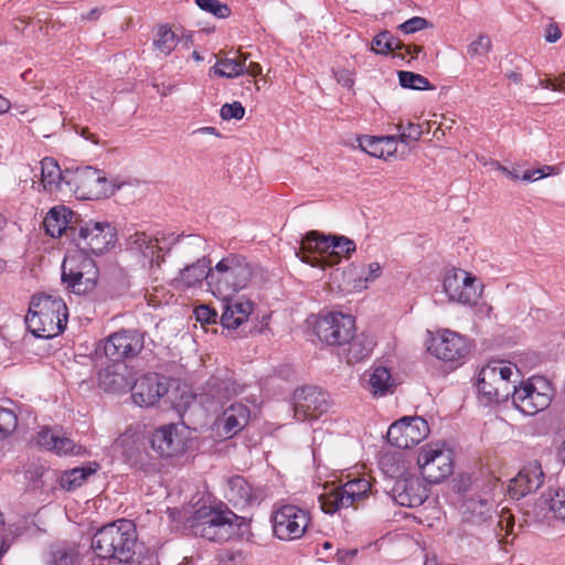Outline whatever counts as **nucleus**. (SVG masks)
I'll return each mask as SVG.
<instances>
[{
    "instance_id": "nucleus-1",
    "label": "nucleus",
    "mask_w": 565,
    "mask_h": 565,
    "mask_svg": "<svg viewBox=\"0 0 565 565\" xmlns=\"http://www.w3.org/2000/svg\"><path fill=\"white\" fill-rule=\"evenodd\" d=\"M173 521H182L195 536L211 542L224 543L242 540L250 535L249 521L234 513L224 502L211 498H201L189 511L168 509Z\"/></svg>"
},
{
    "instance_id": "nucleus-2",
    "label": "nucleus",
    "mask_w": 565,
    "mask_h": 565,
    "mask_svg": "<svg viewBox=\"0 0 565 565\" xmlns=\"http://www.w3.org/2000/svg\"><path fill=\"white\" fill-rule=\"evenodd\" d=\"M137 531L131 521L118 520L99 529L92 539V550L102 559L129 564L136 555Z\"/></svg>"
},
{
    "instance_id": "nucleus-3",
    "label": "nucleus",
    "mask_w": 565,
    "mask_h": 565,
    "mask_svg": "<svg viewBox=\"0 0 565 565\" xmlns=\"http://www.w3.org/2000/svg\"><path fill=\"white\" fill-rule=\"evenodd\" d=\"M67 318L68 309L61 297L38 294L30 301L25 323L35 337L51 339L65 330Z\"/></svg>"
},
{
    "instance_id": "nucleus-4",
    "label": "nucleus",
    "mask_w": 565,
    "mask_h": 565,
    "mask_svg": "<svg viewBox=\"0 0 565 565\" xmlns=\"http://www.w3.org/2000/svg\"><path fill=\"white\" fill-rule=\"evenodd\" d=\"M253 276V266L243 255L228 254L210 268V291L216 298L228 300L248 288Z\"/></svg>"
},
{
    "instance_id": "nucleus-5",
    "label": "nucleus",
    "mask_w": 565,
    "mask_h": 565,
    "mask_svg": "<svg viewBox=\"0 0 565 565\" xmlns=\"http://www.w3.org/2000/svg\"><path fill=\"white\" fill-rule=\"evenodd\" d=\"M520 377L519 369L504 361H491L476 375V387L481 403L499 405L507 402Z\"/></svg>"
},
{
    "instance_id": "nucleus-6",
    "label": "nucleus",
    "mask_w": 565,
    "mask_h": 565,
    "mask_svg": "<svg viewBox=\"0 0 565 565\" xmlns=\"http://www.w3.org/2000/svg\"><path fill=\"white\" fill-rule=\"evenodd\" d=\"M99 270L95 260L83 250H68L62 263L61 282L75 295L92 292L98 282Z\"/></svg>"
},
{
    "instance_id": "nucleus-7",
    "label": "nucleus",
    "mask_w": 565,
    "mask_h": 565,
    "mask_svg": "<svg viewBox=\"0 0 565 565\" xmlns=\"http://www.w3.org/2000/svg\"><path fill=\"white\" fill-rule=\"evenodd\" d=\"M554 390L548 380L543 376H532L514 384L511 399L513 406L524 415H535L547 408L552 402Z\"/></svg>"
},
{
    "instance_id": "nucleus-8",
    "label": "nucleus",
    "mask_w": 565,
    "mask_h": 565,
    "mask_svg": "<svg viewBox=\"0 0 565 565\" xmlns=\"http://www.w3.org/2000/svg\"><path fill=\"white\" fill-rule=\"evenodd\" d=\"M417 465L429 483H440L452 475L454 452L445 443H429L418 452Z\"/></svg>"
},
{
    "instance_id": "nucleus-9",
    "label": "nucleus",
    "mask_w": 565,
    "mask_h": 565,
    "mask_svg": "<svg viewBox=\"0 0 565 565\" xmlns=\"http://www.w3.org/2000/svg\"><path fill=\"white\" fill-rule=\"evenodd\" d=\"M427 350L437 360L456 369L467 361L471 343L459 332L439 329L431 335Z\"/></svg>"
},
{
    "instance_id": "nucleus-10",
    "label": "nucleus",
    "mask_w": 565,
    "mask_h": 565,
    "mask_svg": "<svg viewBox=\"0 0 565 565\" xmlns=\"http://www.w3.org/2000/svg\"><path fill=\"white\" fill-rule=\"evenodd\" d=\"M274 535L280 541L301 539L311 524L310 511L296 504L275 507L271 513Z\"/></svg>"
},
{
    "instance_id": "nucleus-11",
    "label": "nucleus",
    "mask_w": 565,
    "mask_h": 565,
    "mask_svg": "<svg viewBox=\"0 0 565 565\" xmlns=\"http://www.w3.org/2000/svg\"><path fill=\"white\" fill-rule=\"evenodd\" d=\"M192 434L184 424L163 425L152 433L150 445L162 458L180 457L192 446Z\"/></svg>"
},
{
    "instance_id": "nucleus-12",
    "label": "nucleus",
    "mask_w": 565,
    "mask_h": 565,
    "mask_svg": "<svg viewBox=\"0 0 565 565\" xmlns=\"http://www.w3.org/2000/svg\"><path fill=\"white\" fill-rule=\"evenodd\" d=\"M313 330L321 342L328 345H344L355 332V319L351 315L329 312L316 318Z\"/></svg>"
},
{
    "instance_id": "nucleus-13",
    "label": "nucleus",
    "mask_w": 565,
    "mask_h": 565,
    "mask_svg": "<svg viewBox=\"0 0 565 565\" xmlns=\"http://www.w3.org/2000/svg\"><path fill=\"white\" fill-rule=\"evenodd\" d=\"M443 289L449 301L472 306L481 296L482 285L477 282V278L471 273L452 268L444 276Z\"/></svg>"
},
{
    "instance_id": "nucleus-14",
    "label": "nucleus",
    "mask_w": 565,
    "mask_h": 565,
    "mask_svg": "<svg viewBox=\"0 0 565 565\" xmlns=\"http://www.w3.org/2000/svg\"><path fill=\"white\" fill-rule=\"evenodd\" d=\"M371 481L365 476L348 480L341 487L320 495L321 509L331 514L337 510L352 507L355 502L366 498L371 493Z\"/></svg>"
},
{
    "instance_id": "nucleus-15",
    "label": "nucleus",
    "mask_w": 565,
    "mask_h": 565,
    "mask_svg": "<svg viewBox=\"0 0 565 565\" xmlns=\"http://www.w3.org/2000/svg\"><path fill=\"white\" fill-rule=\"evenodd\" d=\"M67 186L82 200H99L109 192V182L105 173L92 167L71 172Z\"/></svg>"
},
{
    "instance_id": "nucleus-16",
    "label": "nucleus",
    "mask_w": 565,
    "mask_h": 565,
    "mask_svg": "<svg viewBox=\"0 0 565 565\" xmlns=\"http://www.w3.org/2000/svg\"><path fill=\"white\" fill-rule=\"evenodd\" d=\"M429 431V425L424 418L403 417L390 426L386 438L391 445L407 449L422 443Z\"/></svg>"
},
{
    "instance_id": "nucleus-17",
    "label": "nucleus",
    "mask_w": 565,
    "mask_h": 565,
    "mask_svg": "<svg viewBox=\"0 0 565 565\" xmlns=\"http://www.w3.org/2000/svg\"><path fill=\"white\" fill-rule=\"evenodd\" d=\"M78 249L102 254L116 242L115 227L109 222L87 221L77 228Z\"/></svg>"
},
{
    "instance_id": "nucleus-18",
    "label": "nucleus",
    "mask_w": 565,
    "mask_h": 565,
    "mask_svg": "<svg viewBox=\"0 0 565 565\" xmlns=\"http://www.w3.org/2000/svg\"><path fill=\"white\" fill-rule=\"evenodd\" d=\"M143 345L145 335L137 330H119L103 341L105 355L116 362L136 358Z\"/></svg>"
},
{
    "instance_id": "nucleus-19",
    "label": "nucleus",
    "mask_w": 565,
    "mask_h": 565,
    "mask_svg": "<svg viewBox=\"0 0 565 565\" xmlns=\"http://www.w3.org/2000/svg\"><path fill=\"white\" fill-rule=\"evenodd\" d=\"M131 398L140 407L156 405L169 391L167 379L158 373H146L135 379Z\"/></svg>"
},
{
    "instance_id": "nucleus-20",
    "label": "nucleus",
    "mask_w": 565,
    "mask_h": 565,
    "mask_svg": "<svg viewBox=\"0 0 565 565\" xmlns=\"http://www.w3.org/2000/svg\"><path fill=\"white\" fill-rule=\"evenodd\" d=\"M295 417L298 420L318 418L329 408V395L316 386H305L295 391Z\"/></svg>"
},
{
    "instance_id": "nucleus-21",
    "label": "nucleus",
    "mask_w": 565,
    "mask_h": 565,
    "mask_svg": "<svg viewBox=\"0 0 565 565\" xmlns=\"http://www.w3.org/2000/svg\"><path fill=\"white\" fill-rule=\"evenodd\" d=\"M331 235L326 236L316 231L309 232L301 241L297 256L313 267L329 266Z\"/></svg>"
},
{
    "instance_id": "nucleus-22",
    "label": "nucleus",
    "mask_w": 565,
    "mask_h": 565,
    "mask_svg": "<svg viewBox=\"0 0 565 565\" xmlns=\"http://www.w3.org/2000/svg\"><path fill=\"white\" fill-rule=\"evenodd\" d=\"M459 511L463 522L482 525L492 519L494 502L487 493H470L463 498Z\"/></svg>"
},
{
    "instance_id": "nucleus-23",
    "label": "nucleus",
    "mask_w": 565,
    "mask_h": 565,
    "mask_svg": "<svg viewBox=\"0 0 565 565\" xmlns=\"http://www.w3.org/2000/svg\"><path fill=\"white\" fill-rule=\"evenodd\" d=\"M242 391V386L225 372L224 374L213 375L199 398L200 403L205 404L210 408L214 403L222 404L231 396L238 395Z\"/></svg>"
},
{
    "instance_id": "nucleus-24",
    "label": "nucleus",
    "mask_w": 565,
    "mask_h": 565,
    "mask_svg": "<svg viewBox=\"0 0 565 565\" xmlns=\"http://www.w3.org/2000/svg\"><path fill=\"white\" fill-rule=\"evenodd\" d=\"M544 480V473L539 461H530L510 480L509 494L512 499H521L536 491Z\"/></svg>"
},
{
    "instance_id": "nucleus-25",
    "label": "nucleus",
    "mask_w": 565,
    "mask_h": 565,
    "mask_svg": "<svg viewBox=\"0 0 565 565\" xmlns=\"http://www.w3.org/2000/svg\"><path fill=\"white\" fill-rule=\"evenodd\" d=\"M393 500L408 508L419 507L428 498V489L418 477L397 480L392 488Z\"/></svg>"
},
{
    "instance_id": "nucleus-26",
    "label": "nucleus",
    "mask_w": 565,
    "mask_h": 565,
    "mask_svg": "<svg viewBox=\"0 0 565 565\" xmlns=\"http://www.w3.org/2000/svg\"><path fill=\"white\" fill-rule=\"evenodd\" d=\"M127 248L141 258L143 265L157 266L163 260V248L159 238L145 232H136L127 238Z\"/></svg>"
},
{
    "instance_id": "nucleus-27",
    "label": "nucleus",
    "mask_w": 565,
    "mask_h": 565,
    "mask_svg": "<svg viewBox=\"0 0 565 565\" xmlns=\"http://www.w3.org/2000/svg\"><path fill=\"white\" fill-rule=\"evenodd\" d=\"M250 418L248 406L242 403H234L226 407L221 416L214 423L218 435L224 438H231L237 435L246 427Z\"/></svg>"
},
{
    "instance_id": "nucleus-28",
    "label": "nucleus",
    "mask_w": 565,
    "mask_h": 565,
    "mask_svg": "<svg viewBox=\"0 0 565 565\" xmlns=\"http://www.w3.org/2000/svg\"><path fill=\"white\" fill-rule=\"evenodd\" d=\"M135 372L126 364H113L100 371L98 385L105 392L122 394L131 391Z\"/></svg>"
},
{
    "instance_id": "nucleus-29",
    "label": "nucleus",
    "mask_w": 565,
    "mask_h": 565,
    "mask_svg": "<svg viewBox=\"0 0 565 565\" xmlns=\"http://www.w3.org/2000/svg\"><path fill=\"white\" fill-rule=\"evenodd\" d=\"M36 444L58 455L79 454L81 447L64 434L49 427L41 428L35 437Z\"/></svg>"
},
{
    "instance_id": "nucleus-30",
    "label": "nucleus",
    "mask_w": 565,
    "mask_h": 565,
    "mask_svg": "<svg viewBox=\"0 0 565 565\" xmlns=\"http://www.w3.org/2000/svg\"><path fill=\"white\" fill-rule=\"evenodd\" d=\"M224 497L235 508H245L258 499L255 490L242 476H233L227 479Z\"/></svg>"
},
{
    "instance_id": "nucleus-31",
    "label": "nucleus",
    "mask_w": 565,
    "mask_h": 565,
    "mask_svg": "<svg viewBox=\"0 0 565 565\" xmlns=\"http://www.w3.org/2000/svg\"><path fill=\"white\" fill-rule=\"evenodd\" d=\"M223 313L221 323L224 328L236 330L239 326L248 320L254 310V303L245 298L223 300Z\"/></svg>"
},
{
    "instance_id": "nucleus-32",
    "label": "nucleus",
    "mask_w": 565,
    "mask_h": 565,
    "mask_svg": "<svg viewBox=\"0 0 565 565\" xmlns=\"http://www.w3.org/2000/svg\"><path fill=\"white\" fill-rule=\"evenodd\" d=\"M359 148L367 154L390 160L396 157L397 146L394 136H361L358 138Z\"/></svg>"
},
{
    "instance_id": "nucleus-33",
    "label": "nucleus",
    "mask_w": 565,
    "mask_h": 565,
    "mask_svg": "<svg viewBox=\"0 0 565 565\" xmlns=\"http://www.w3.org/2000/svg\"><path fill=\"white\" fill-rule=\"evenodd\" d=\"M210 260L206 257H201L195 263L180 269L173 284L177 288H191L206 280L207 288L210 289Z\"/></svg>"
},
{
    "instance_id": "nucleus-34",
    "label": "nucleus",
    "mask_w": 565,
    "mask_h": 565,
    "mask_svg": "<svg viewBox=\"0 0 565 565\" xmlns=\"http://www.w3.org/2000/svg\"><path fill=\"white\" fill-rule=\"evenodd\" d=\"M41 183L43 189L50 193L57 192L62 189L63 181L67 185L70 171L62 172L57 161L51 157L41 160Z\"/></svg>"
},
{
    "instance_id": "nucleus-35",
    "label": "nucleus",
    "mask_w": 565,
    "mask_h": 565,
    "mask_svg": "<svg viewBox=\"0 0 565 565\" xmlns=\"http://www.w3.org/2000/svg\"><path fill=\"white\" fill-rule=\"evenodd\" d=\"M396 383L385 366H374L369 372L367 390L375 397L393 394Z\"/></svg>"
},
{
    "instance_id": "nucleus-36",
    "label": "nucleus",
    "mask_w": 565,
    "mask_h": 565,
    "mask_svg": "<svg viewBox=\"0 0 565 565\" xmlns=\"http://www.w3.org/2000/svg\"><path fill=\"white\" fill-rule=\"evenodd\" d=\"M73 217L74 213L64 205L52 207L43 221L46 233L52 237L61 236L68 228Z\"/></svg>"
},
{
    "instance_id": "nucleus-37",
    "label": "nucleus",
    "mask_w": 565,
    "mask_h": 565,
    "mask_svg": "<svg viewBox=\"0 0 565 565\" xmlns=\"http://www.w3.org/2000/svg\"><path fill=\"white\" fill-rule=\"evenodd\" d=\"M347 344L348 363H358L364 359H367L375 345L373 338L364 333L356 335L353 333L352 339H350Z\"/></svg>"
},
{
    "instance_id": "nucleus-38",
    "label": "nucleus",
    "mask_w": 565,
    "mask_h": 565,
    "mask_svg": "<svg viewBox=\"0 0 565 565\" xmlns=\"http://www.w3.org/2000/svg\"><path fill=\"white\" fill-rule=\"evenodd\" d=\"M248 57L249 54L239 53L234 58H221L211 71L220 77L236 78L245 73V63Z\"/></svg>"
},
{
    "instance_id": "nucleus-39",
    "label": "nucleus",
    "mask_w": 565,
    "mask_h": 565,
    "mask_svg": "<svg viewBox=\"0 0 565 565\" xmlns=\"http://www.w3.org/2000/svg\"><path fill=\"white\" fill-rule=\"evenodd\" d=\"M98 463L90 462L87 466L76 467L65 471L61 477V486L71 491L81 487L89 476L95 473L98 469Z\"/></svg>"
},
{
    "instance_id": "nucleus-40",
    "label": "nucleus",
    "mask_w": 565,
    "mask_h": 565,
    "mask_svg": "<svg viewBox=\"0 0 565 565\" xmlns=\"http://www.w3.org/2000/svg\"><path fill=\"white\" fill-rule=\"evenodd\" d=\"M492 40L489 35L480 33L467 45V56L472 61L484 62L492 51Z\"/></svg>"
},
{
    "instance_id": "nucleus-41",
    "label": "nucleus",
    "mask_w": 565,
    "mask_h": 565,
    "mask_svg": "<svg viewBox=\"0 0 565 565\" xmlns=\"http://www.w3.org/2000/svg\"><path fill=\"white\" fill-rule=\"evenodd\" d=\"M330 245L329 266L337 264L341 257H349L356 249L354 241L340 235H331Z\"/></svg>"
},
{
    "instance_id": "nucleus-42",
    "label": "nucleus",
    "mask_w": 565,
    "mask_h": 565,
    "mask_svg": "<svg viewBox=\"0 0 565 565\" xmlns=\"http://www.w3.org/2000/svg\"><path fill=\"white\" fill-rule=\"evenodd\" d=\"M383 267L379 262H371L361 268L360 275L352 280V289L355 291L365 290L370 284L382 276Z\"/></svg>"
},
{
    "instance_id": "nucleus-43",
    "label": "nucleus",
    "mask_w": 565,
    "mask_h": 565,
    "mask_svg": "<svg viewBox=\"0 0 565 565\" xmlns=\"http://www.w3.org/2000/svg\"><path fill=\"white\" fill-rule=\"evenodd\" d=\"M178 43L179 38L171 29L166 25L158 29L153 45L159 54L168 56L177 47Z\"/></svg>"
},
{
    "instance_id": "nucleus-44",
    "label": "nucleus",
    "mask_w": 565,
    "mask_h": 565,
    "mask_svg": "<svg viewBox=\"0 0 565 565\" xmlns=\"http://www.w3.org/2000/svg\"><path fill=\"white\" fill-rule=\"evenodd\" d=\"M82 558L78 547L61 546L51 552L49 565H81Z\"/></svg>"
},
{
    "instance_id": "nucleus-45",
    "label": "nucleus",
    "mask_w": 565,
    "mask_h": 565,
    "mask_svg": "<svg viewBox=\"0 0 565 565\" xmlns=\"http://www.w3.org/2000/svg\"><path fill=\"white\" fill-rule=\"evenodd\" d=\"M397 135H393L396 138V145L398 142L404 145H411L417 142L423 136V127L419 124L407 121L406 124L398 122L396 125Z\"/></svg>"
},
{
    "instance_id": "nucleus-46",
    "label": "nucleus",
    "mask_w": 565,
    "mask_h": 565,
    "mask_svg": "<svg viewBox=\"0 0 565 565\" xmlns=\"http://www.w3.org/2000/svg\"><path fill=\"white\" fill-rule=\"evenodd\" d=\"M544 502L554 518L565 523V488H558L544 495Z\"/></svg>"
},
{
    "instance_id": "nucleus-47",
    "label": "nucleus",
    "mask_w": 565,
    "mask_h": 565,
    "mask_svg": "<svg viewBox=\"0 0 565 565\" xmlns=\"http://www.w3.org/2000/svg\"><path fill=\"white\" fill-rule=\"evenodd\" d=\"M140 444V435L132 429H127L115 441L114 449L121 451L122 455H131Z\"/></svg>"
},
{
    "instance_id": "nucleus-48",
    "label": "nucleus",
    "mask_w": 565,
    "mask_h": 565,
    "mask_svg": "<svg viewBox=\"0 0 565 565\" xmlns=\"http://www.w3.org/2000/svg\"><path fill=\"white\" fill-rule=\"evenodd\" d=\"M398 81L399 85L404 88L416 89V90H427L433 89L429 81L420 75L408 71H399L398 72Z\"/></svg>"
},
{
    "instance_id": "nucleus-49",
    "label": "nucleus",
    "mask_w": 565,
    "mask_h": 565,
    "mask_svg": "<svg viewBox=\"0 0 565 565\" xmlns=\"http://www.w3.org/2000/svg\"><path fill=\"white\" fill-rule=\"evenodd\" d=\"M398 47V40L388 31L380 32L372 41L371 50L376 54L386 55L395 52Z\"/></svg>"
},
{
    "instance_id": "nucleus-50",
    "label": "nucleus",
    "mask_w": 565,
    "mask_h": 565,
    "mask_svg": "<svg viewBox=\"0 0 565 565\" xmlns=\"http://www.w3.org/2000/svg\"><path fill=\"white\" fill-rule=\"evenodd\" d=\"M18 427V416L11 408L0 406V439L8 438Z\"/></svg>"
},
{
    "instance_id": "nucleus-51",
    "label": "nucleus",
    "mask_w": 565,
    "mask_h": 565,
    "mask_svg": "<svg viewBox=\"0 0 565 565\" xmlns=\"http://www.w3.org/2000/svg\"><path fill=\"white\" fill-rule=\"evenodd\" d=\"M561 173L559 166H543L537 169L526 170L521 180L525 182H534L550 175H557Z\"/></svg>"
},
{
    "instance_id": "nucleus-52",
    "label": "nucleus",
    "mask_w": 565,
    "mask_h": 565,
    "mask_svg": "<svg viewBox=\"0 0 565 565\" xmlns=\"http://www.w3.org/2000/svg\"><path fill=\"white\" fill-rule=\"evenodd\" d=\"M200 9L205 12L212 13L216 18H227L230 15V8L217 0H195Z\"/></svg>"
},
{
    "instance_id": "nucleus-53",
    "label": "nucleus",
    "mask_w": 565,
    "mask_h": 565,
    "mask_svg": "<svg viewBox=\"0 0 565 565\" xmlns=\"http://www.w3.org/2000/svg\"><path fill=\"white\" fill-rule=\"evenodd\" d=\"M431 23L423 17H413L398 25V30L404 34H413L430 28Z\"/></svg>"
},
{
    "instance_id": "nucleus-54",
    "label": "nucleus",
    "mask_w": 565,
    "mask_h": 565,
    "mask_svg": "<svg viewBox=\"0 0 565 565\" xmlns=\"http://www.w3.org/2000/svg\"><path fill=\"white\" fill-rule=\"evenodd\" d=\"M423 53V47L419 45H413V44H402L398 41V47L395 51V55L401 57L402 60L406 62H412L414 60H418L419 56Z\"/></svg>"
},
{
    "instance_id": "nucleus-55",
    "label": "nucleus",
    "mask_w": 565,
    "mask_h": 565,
    "mask_svg": "<svg viewBox=\"0 0 565 565\" xmlns=\"http://www.w3.org/2000/svg\"><path fill=\"white\" fill-rule=\"evenodd\" d=\"M221 118L223 120L242 119L245 115V108L239 102H233L231 104H224L220 110Z\"/></svg>"
},
{
    "instance_id": "nucleus-56",
    "label": "nucleus",
    "mask_w": 565,
    "mask_h": 565,
    "mask_svg": "<svg viewBox=\"0 0 565 565\" xmlns=\"http://www.w3.org/2000/svg\"><path fill=\"white\" fill-rule=\"evenodd\" d=\"M514 526V518L510 510L502 509L498 515L497 527L499 529L498 535H508L512 532Z\"/></svg>"
},
{
    "instance_id": "nucleus-57",
    "label": "nucleus",
    "mask_w": 565,
    "mask_h": 565,
    "mask_svg": "<svg viewBox=\"0 0 565 565\" xmlns=\"http://www.w3.org/2000/svg\"><path fill=\"white\" fill-rule=\"evenodd\" d=\"M194 315L201 323H215L217 319L216 311L207 305H201L195 308Z\"/></svg>"
},
{
    "instance_id": "nucleus-58",
    "label": "nucleus",
    "mask_w": 565,
    "mask_h": 565,
    "mask_svg": "<svg viewBox=\"0 0 565 565\" xmlns=\"http://www.w3.org/2000/svg\"><path fill=\"white\" fill-rule=\"evenodd\" d=\"M334 77L339 84L343 87L352 88L354 85V78L352 72L348 70H339L334 73Z\"/></svg>"
},
{
    "instance_id": "nucleus-59",
    "label": "nucleus",
    "mask_w": 565,
    "mask_h": 565,
    "mask_svg": "<svg viewBox=\"0 0 565 565\" xmlns=\"http://www.w3.org/2000/svg\"><path fill=\"white\" fill-rule=\"evenodd\" d=\"M562 36V32L556 24H550L545 31V40L550 43H555Z\"/></svg>"
},
{
    "instance_id": "nucleus-60",
    "label": "nucleus",
    "mask_w": 565,
    "mask_h": 565,
    "mask_svg": "<svg viewBox=\"0 0 565 565\" xmlns=\"http://www.w3.org/2000/svg\"><path fill=\"white\" fill-rule=\"evenodd\" d=\"M183 247H194L198 252L203 249L204 241L199 236H189L182 243Z\"/></svg>"
},
{
    "instance_id": "nucleus-61",
    "label": "nucleus",
    "mask_w": 565,
    "mask_h": 565,
    "mask_svg": "<svg viewBox=\"0 0 565 565\" xmlns=\"http://www.w3.org/2000/svg\"><path fill=\"white\" fill-rule=\"evenodd\" d=\"M493 166L498 171H500L501 173H503L505 177L513 181L521 179V177L515 171L508 169L505 166L501 164L498 161H494Z\"/></svg>"
},
{
    "instance_id": "nucleus-62",
    "label": "nucleus",
    "mask_w": 565,
    "mask_h": 565,
    "mask_svg": "<svg viewBox=\"0 0 565 565\" xmlns=\"http://www.w3.org/2000/svg\"><path fill=\"white\" fill-rule=\"evenodd\" d=\"M12 541H13V537H12L11 533L0 532V557L10 547Z\"/></svg>"
},
{
    "instance_id": "nucleus-63",
    "label": "nucleus",
    "mask_w": 565,
    "mask_h": 565,
    "mask_svg": "<svg viewBox=\"0 0 565 565\" xmlns=\"http://www.w3.org/2000/svg\"><path fill=\"white\" fill-rule=\"evenodd\" d=\"M263 72V68L260 66V64L258 63H255V62H252L249 63L248 66L245 65V73H247L248 75L253 76V77H256V76H259Z\"/></svg>"
},
{
    "instance_id": "nucleus-64",
    "label": "nucleus",
    "mask_w": 565,
    "mask_h": 565,
    "mask_svg": "<svg viewBox=\"0 0 565 565\" xmlns=\"http://www.w3.org/2000/svg\"><path fill=\"white\" fill-rule=\"evenodd\" d=\"M539 85L543 89H551V90H557L558 92V79L555 81L551 79H540Z\"/></svg>"
}]
</instances>
